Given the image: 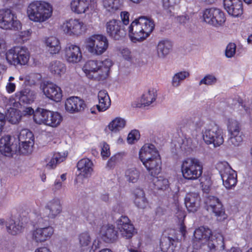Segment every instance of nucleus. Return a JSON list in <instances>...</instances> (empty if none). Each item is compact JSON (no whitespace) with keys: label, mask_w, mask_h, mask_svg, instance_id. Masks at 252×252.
<instances>
[{"label":"nucleus","mask_w":252,"mask_h":252,"mask_svg":"<svg viewBox=\"0 0 252 252\" xmlns=\"http://www.w3.org/2000/svg\"><path fill=\"white\" fill-rule=\"evenodd\" d=\"M7 118L10 122L12 124H16L21 119L19 116V112L15 109H11L10 111L7 114Z\"/></svg>","instance_id":"obj_53"},{"label":"nucleus","mask_w":252,"mask_h":252,"mask_svg":"<svg viewBox=\"0 0 252 252\" xmlns=\"http://www.w3.org/2000/svg\"><path fill=\"white\" fill-rule=\"evenodd\" d=\"M103 3L104 7L110 12L118 10L121 5L120 0H103Z\"/></svg>","instance_id":"obj_47"},{"label":"nucleus","mask_w":252,"mask_h":252,"mask_svg":"<svg viewBox=\"0 0 252 252\" xmlns=\"http://www.w3.org/2000/svg\"><path fill=\"white\" fill-rule=\"evenodd\" d=\"M223 5L228 13L233 17H238L243 13V4L241 0H223Z\"/></svg>","instance_id":"obj_21"},{"label":"nucleus","mask_w":252,"mask_h":252,"mask_svg":"<svg viewBox=\"0 0 252 252\" xmlns=\"http://www.w3.org/2000/svg\"><path fill=\"white\" fill-rule=\"evenodd\" d=\"M156 90L154 89H149L148 92H145L141 98V105L144 106L150 105L155 101L157 97Z\"/></svg>","instance_id":"obj_40"},{"label":"nucleus","mask_w":252,"mask_h":252,"mask_svg":"<svg viewBox=\"0 0 252 252\" xmlns=\"http://www.w3.org/2000/svg\"><path fill=\"white\" fill-rule=\"evenodd\" d=\"M155 27L154 22L145 17L133 21L128 27L129 36L133 42L141 41L148 37Z\"/></svg>","instance_id":"obj_1"},{"label":"nucleus","mask_w":252,"mask_h":252,"mask_svg":"<svg viewBox=\"0 0 252 252\" xmlns=\"http://www.w3.org/2000/svg\"><path fill=\"white\" fill-rule=\"evenodd\" d=\"M83 69L89 78L97 80L105 79L109 71V67L105 65L103 62L95 60L86 62Z\"/></svg>","instance_id":"obj_4"},{"label":"nucleus","mask_w":252,"mask_h":252,"mask_svg":"<svg viewBox=\"0 0 252 252\" xmlns=\"http://www.w3.org/2000/svg\"><path fill=\"white\" fill-rule=\"evenodd\" d=\"M181 168L183 177L189 180H196L202 174V164L199 159L195 158H188L184 160Z\"/></svg>","instance_id":"obj_3"},{"label":"nucleus","mask_w":252,"mask_h":252,"mask_svg":"<svg viewBox=\"0 0 252 252\" xmlns=\"http://www.w3.org/2000/svg\"><path fill=\"white\" fill-rule=\"evenodd\" d=\"M62 211V206L60 200L54 198L49 200L46 204L43 212V217L49 219L56 218Z\"/></svg>","instance_id":"obj_16"},{"label":"nucleus","mask_w":252,"mask_h":252,"mask_svg":"<svg viewBox=\"0 0 252 252\" xmlns=\"http://www.w3.org/2000/svg\"><path fill=\"white\" fill-rule=\"evenodd\" d=\"M93 163L88 158H84L80 160L77 163V167L80 172L78 176L84 178H88L91 176L93 171Z\"/></svg>","instance_id":"obj_26"},{"label":"nucleus","mask_w":252,"mask_h":252,"mask_svg":"<svg viewBox=\"0 0 252 252\" xmlns=\"http://www.w3.org/2000/svg\"><path fill=\"white\" fill-rule=\"evenodd\" d=\"M236 46L233 43H229L225 49V56L227 58H232L236 53Z\"/></svg>","instance_id":"obj_56"},{"label":"nucleus","mask_w":252,"mask_h":252,"mask_svg":"<svg viewBox=\"0 0 252 252\" xmlns=\"http://www.w3.org/2000/svg\"><path fill=\"white\" fill-rule=\"evenodd\" d=\"M138 136H139V132L138 130H132L128 135L127 138V142L129 144L133 143L134 140H136L137 139Z\"/></svg>","instance_id":"obj_57"},{"label":"nucleus","mask_w":252,"mask_h":252,"mask_svg":"<svg viewBox=\"0 0 252 252\" xmlns=\"http://www.w3.org/2000/svg\"><path fill=\"white\" fill-rule=\"evenodd\" d=\"M35 97L36 94L34 91L29 88H24L15 94L14 99L20 104H30L34 101Z\"/></svg>","instance_id":"obj_20"},{"label":"nucleus","mask_w":252,"mask_h":252,"mask_svg":"<svg viewBox=\"0 0 252 252\" xmlns=\"http://www.w3.org/2000/svg\"><path fill=\"white\" fill-rule=\"evenodd\" d=\"M227 129L230 134H236L240 132V124L238 121L232 119L228 120Z\"/></svg>","instance_id":"obj_46"},{"label":"nucleus","mask_w":252,"mask_h":252,"mask_svg":"<svg viewBox=\"0 0 252 252\" xmlns=\"http://www.w3.org/2000/svg\"><path fill=\"white\" fill-rule=\"evenodd\" d=\"M158 153L155 146L151 144L144 145L139 151V158L142 163L150 161L155 158V153Z\"/></svg>","instance_id":"obj_27"},{"label":"nucleus","mask_w":252,"mask_h":252,"mask_svg":"<svg viewBox=\"0 0 252 252\" xmlns=\"http://www.w3.org/2000/svg\"><path fill=\"white\" fill-rule=\"evenodd\" d=\"M65 56L66 61L71 63H77L82 59V53L79 46L68 44L65 48Z\"/></svg>","instance_id":"obj_23"},{"label":"nucleus","mask_w":252,"mask_h":252,"mask_svg":"<svg viewBox=\"0 0 252 252\" xmlns=\"http://www.w3.org/2000/svg\"><path fill=\"white\" fill-rule=\"evenodd\" d=\"M106 29L108 36L115 40L122 39L126 34L124 26L120 20H109L106 24Z\"/></svg>","instance_id":"obj_12"},{"label":"nucleus","mask_w":252,"mask_h":252,"mask_svg":"<svg viewBox=\"0 0 252 252\" xmlns=\"http://www.w3.org/2000/svg\"><path fill=\"white\" fill-rule=\"evenodd\" d=\"M11 137L5 135L0 139V152L5 156H10L17 151V146L11 142Z\"/></svg>","instance_id":"obj_22"},{"label":"nucleus","mask_w":252,"mask_h":252,"mask_svg":"<svg viewBox=\"0 0 252 252\" xmlns=\"http://www.w3.org/2000/svg\"><path fill=\"white\" fill-rule=\"evenodd\" d=\"M189 72L187 71H181L176 73L173 77L172 85L174 87H178L180 86L181 82L185 78L189 77Z\"/></svg>","instance_id":"obj_45"},{"label":"nucleus","mask_w":252,"mask_h":252,"mask_svg":"<svg viewBox=\"0 0 252 252\" xmlns=\"http://www.w3.org/2000/svg\"><path fill=\"white\" fill-rule=\"evenodd\" d=\"M53 8L50 4L43 1H34L27 7V13L29 19L33 22L42 23L52 15Z\"/></svg>","instance_id":"obj_2"},{"label":"nucleus","mask_w":252,"mask_h":252,"mask_svg":"<svg viewBox=\"0 0 252 252\" xmlns=\"http://www.w3.org/2000/svg\"><path fill=\"white\" fill-rule=\"evenodd\" d=\"M37 224L38 225V227H45L46 226H50L48 220L44 219L41 216L38 217L37 219Z\"/></svg>","instance_id":"obj_58"},{"label":"nucleus","mask_w":252,"mask_h":252,"mask_svg":"<svg viewBox=\"0 0 252 252\" xmlns=\"http://www.w3.org/2000/svg\"><path fill=\"white\" fill-rule=\"evenodd\" d=\"M86 106L84 101L77 96L70 97L65 102V110L71 114L83 111Z\"/></svg>","instance_id":"obj_18"},{"label":"nucleus","mask_w":252,"mask_h":252,"mask_svg":"<svg viewBox=\"0 0 252 252\" xmlns=\"http://www.w3.org/2000/svg\"><path fill=\"white\" fill-rule=\"evenodd\" d=\"M173 43L168 39L160 40L157 46V56L159 59H165L172 51Z\"/></svg>","instance_id":"obj_24"},{"label":"nucleus","mask_w":252,"mask_h":252,"mask_svg":"<svg viewBox=\"0 0 252 252\" xmlns=\"http://www.w3.org/2000/svg\"><path fill=\"white\" fill-rule=\"evenodd\" d=\"M79 245L81 247L89 246L92 241L91 235L88 231H84L79 234L78 236Z\"/></svg>","instance_id":"obj_49"},{"label":"nucleus","mask_w":252,"mask_h":252,"mask_svg":"<svg viewBox=\"0 0 252 252\" xmlns=\"http://www.w3.org/2000/svg\"><path fill=\"white\" fill-rule=\"evenodd\" d=\"M121 54L124 58L127 61H130L132 59L131 52L128 48H124L122 50Z\"/></svg>","instance_id":"obj_59"},{"label":"nucleus","mask_w":252,"mask_h":252,"mask_svg":"<svg viewBox=\"0 0 252 252\" xmlns=\"http://www.w3.org/2000/svg\"><path fill=\"white\" fill-rule=\"evenodd\" d=\"M116 223L122 236L126 239L131 238L136 233L133 225L127 216H122L116 221Z\"/></svg>","instance_id":"obj_15"},{"label":"nucleus","mask_w":252,"mask_h":252,"mask_svg":"<svg viewBox=\"0 0 252 252\" xmlns=\"http://www.w3.org/2000/svg\"><path fill=\"white\" fill-rule=\"evenodd\" d=\"M202 133L203 140L207 145L213 144L214 147H217L224 142L222 129L217 125L208 126Z\"/></svg>","instance_id":"obj_7"},{"label":"nucleus","mask_w":252,"mask_h":252,"mask_svg":"<svg viewBox=\"0 0 252 252\" xmlns=\"http://www.w3.org/2000/svg\"><path fill=\"white\" fill-rule=\"evenodd\" d=\"M207 242L211 252H215L218 250L223 249L224 248L223 238L220 234L213 235L211 233Z\"/></svg>","instance_id":"obj_30"},{"label":"nucleus","mask_w":252,"mask_h":252,"mask_svg":"<svg viewBox=\"0 0 252 252\" xmlns=\"http://www.w3.org/2000/svg\"><path fill=\"white\" fill-rule=\"evenodd\" d=\"M152 182L155 189L158 190L165 189L169 186L168 180L162 176L154 177Z\"/></svg>","instance_id":"obj_42"},{"label":"nucleus","mask_w":252,"mask_h":252,"mask_svg":"<svg viewBox=\"0 0 252 252\" xmlns=\"http://www.w3.org/2000/svg\"><path fill=\"white\" fill-rule=\"evenodd\" d=\"M180 0H162L163 7L169 16H174L173 10L174 6L180 2Z\"/></svg>","instance_id":"obj_44"},{"label":"nucleus","mask_w":252,"mask_h":252,"mask_svg":"<svg viewBox=\"0 0 252 252\" xmlns=\"http://www.w3.org/2000/svg\"><path fill=\"white\" fill-rule=\"evenodd\" d=\"M216 168L219 171L223 182V185L227 189H231L237 183V174L226 161L217 163Z\"/></svg>","instance_id":"obj_8"},{"label":"nucleus","mask_w":252,"mask_h":252,"mask_svg":"<svg viewBox=\"0 0 252 252\" xmlns=\"http://www.w3.org/2000/svg\"><path fill=\"white\" fill-rule=\"evenodd\" d=\"M155 158L150 161H146L143 163V165L150 172L152 176L158 174L161 171V161L160 158L159 153H155Z\"/></svg>","instance_id":"obj_28"},{"label":"nucleus","mask_w":252,"mask_h":252,"mask_svg":"<svg viewBox=\"0 0 252 252\" xmlns=\"http://www.w3.org/2000/svg\"><path fill=\"white\" fill-rule=\"evenodd\" d=\"M63 32L70 36H78L83 34L86 30L84 23L80 19H71L63 23L62 26Z\"/></svg>","instance_id":"obj_13"},{"label":"nucleus","mask_w":252,"mask_h":252,"mask_svg":"<svg viewBox=\"0 0 252 252\" xmlns=\"http://www.w3.org/2000/svg\"><path fill=\"white\" fill-rule=\"evenodd\" d=\"M200 198L199 194L195 192L188 193L185 198V204L189 212L194 213L198 209Z\"/></svg>","instance_id":"obj_25"},{"label":"nucleus","mask_w":252,"mask_h":252,"mask_svg":"<svg viewBox=\"0 0 252 252\" xmlns=\"http://www.w3.org/2000/svg\"><path fill=\"white\" fill-rule=\"evenodd\" d=\"M89 0H72L70 2L71 10L77 14L84 13L89 9Z\"/></svg>","instance_id":"obj_32"},{"label":"nucleus","mask_w":252,"mask_h":252,"mask_svg":"<svg viewBox=\"0 0 252 252\" xmlns=\"http://www.w3.org/2000/svg\"><path fill=\"white\" fill-rule=\"evenodd\" d=\"M54 231L52 226L37 227L31 232V239L36 243L44 242L51 237Z\"/></svg>","instance_id":"obj_17"},{"label":"nucleus","mask_w":252,"mask_h":252,"mask_svg":"<svg viewBox=\"0 0 252 252\" xmlns=\"http://www.w3.org/2000/svg\"><path fill=\"white\" fill-rule=\"evenodd\" d=\"M23 112L24 115H32V114H33L34 115L35 113V112H34L33 109L31 107H26L23 111Z\"/></svg>","instance_id":"obj_64"},{"label":"nucleus","mask_w":252,"mask_h":252,"mask_svg":"<svg viewBox=\"0 0 252 252\" xmlns=\"http://www.w3.org/2000/svg\"><path fill=\"white\" fill-rule=\"evenodd\" d=\"M101 154L103 158H107L110 156L109 146L107 144H103Z\"/></svg>","instance_id":"obj_60"},{"label":"nucleus","mask_w":252,"mask_h":252,"mask_svg":"<svg viewBox=\"0 0 252 252\" xmlns=\"http://www.w3.org/2000/svg\"><path fill=\"white\" fill-rule=\"evenodd\" d=\"M33 144V140H29V142H19L18 148L21 153L23 154H28L31 152L32 147Z\"/></svg>","instance_id":"obj_50"},{"label":"nucleus","mask_w":252,"mask_h":252,"mask_svg":"<svg viewBox=\"0 0 252 252\" xmlns=\"http://www.w3.org/2000/svg\"><path fill=\"white\" fill-rule=\"evenodd\" d=\"M217 82L216 78L213 75L208 74L206 75L202 79H201L199 85L205 84L207 85H211L215 84Z\"/></svg>","instance_id":"obj_54"},{"label":"nucleus","mask_w":252,"mask_h":252,"mask_svg":"<svg viewBox=\"0 0 252 252\" xmlns=\"http://www.w3.org/2000/svg\"><path fill=\"white\" fill-rule=\"evenodd\" d=\"M6 229L8 232L15 235L20 233L23 227L19 220H15L10 219L6 223Z\"/></svg>","instance_id":"obj_37"},{"label":"nucleus","mask_w":252,"mask_h":252,"mask_svg":"<svg viewBox=\"0 0 252 252\" xmlns=\"http://www.w3.org/2000/svg\"><path fill=\"white\" fill-rule=\"evenodd\" d=\"M0 28L4 30H18L21 24L10 9H0Z\"/></svg>","instance_id":"obj_10"},{"label":"nucleus","mask_w":252,"mask_h":252,"mask_svg":"<svg viewBox=\"0 0 252 252\" xmlns=\"http://www.w3.org/2000/svg\"><path fill=\"white\" fill-rule=\"evenodd\" d=\"M129 14L126 11H123L121 13V17L123 22V24L127 25L129 23Z\"/></svg>","instance_id":"obj_61"},{"label":"nucleus","mask_w":252,"mask_h":252,"mask_svg":"<svg viewBox=\"0 0 252 252\" xmlns=\"http://www.w3.org/2000/svg\"><path fill=\"white\" fill-rule=\"evenodd\" d=\"M82 215L86 220L91 224L95 223L96 217L92 209H84L82 211Z\"/></svg>","instance_id":"obj_52"},{"label":"nucleus","mask_w":252,"mask_h":252,"mask_svg":"<svg viewBox=\"0 0 252 252\" xmlns=\"http://www.w3.org/2000/svg\"><path fill=\"white\" fill-rule=\"evenodd\" d=\"M140 175V171L135 168L128 169L125 172L126 180L129 183H136L139 179Z\"/></svg>","instance_id":"obj_43"},{"label":"nucleus","mask_w":252,"mask_h":252,"mask_svg":"<svg viewBox=\"0 0 252 252\" xmlns=\"http://www.w3.org/2000/svg\"><path fill=\"white\" fill-rule=\"evenodd\" d=\"M15 84L11 82H8L6 86V89L8 93L14 92L15 90Z\"/></svg>","instance_id":"obj_63"},{"label":"nucleus","mask_w":252,"mask_h":252,"mask_svg":"<svg viewBox=\"0 0 252 252\" xmlns=\"http://www.w3.org/2000/svg\"><path fill=\"white\" fill-rule=\"evenodd\" d=\"M7 62L11 65H25L29 60V53L27 48L16 46L9 50L5 54Z\"/></svg>","instance_id":"obj_9"},{"label":"nucleus","mask_w":252,"mask_h":252,"mask_svg":"<svg viewBox=\"0 0 252 252\" xmlns=\"http://www.w3.org/2000/svg\"><path fill=\"white\" fill-rule=\"evenodd\" d=\"M177 241L169 236H163L160 240V247L162 252H173Z\"/></svg>","instance_id":"obj_34"},{"label":"nucleus","mask_w":252,"mask_h":252,"mask_svg":"<svg viewBox=\"0 0 252 252\" xmlns=\"http://www.w3.org/2000/svg\"><path fill=\"white\" fill-rule=\"evenodd\" d=\"M99 103L96 105L99 111H104L111 105V100L107 92L105 90H101L98 94Z\"/></svg>","instance_id":"obj_33"},{"label":"nucleus","mask_w":252,"mask_h":252,"mask_svg":"<svg viewBox=\"0 0 252 252\" xmlns=\"http://www.w3.org/2000/svg\"><path fill=\"white\" fill-rule=\"evenodd\" d=\"M49 69L50 72L58 76H61L66 71L65 64L59 61H55L50 63Z\"/></svg>","instance_id":"obj_38"},{"label":"nucleus","mask_w":252,"mask_h":252,"mask_svg":"<svg viewBox=\"0 0 252 252\" xmlns=\"http://www.w3.org/2000/svg\"><path fill=\"white\" fill-rule=\"evenodd\" d=\"M46 44L49 52L52 54L58 53L61 49L59 39L54 36L48 37L46 40Z\"/></svg>","instance_id":"obj_39"},{"label":"nucleus","mask_w":252,"mask_h":252,"mask_svg":"<svg viewBox=\"0 0 252 252\" xmlns=\"http://www.w3.org/2000/svg\"><path fill=\"white\" fill-rule=\"evenodd\" d=\"M43 92L47 97L56 102L61 101L62 97V91L60 87L51 82L44 83Z\"/></svg>","instance_id":"obj_19"},{"label":"nucleus","mask_w":252,"mask_h":252,"mask_svg":"<svg viewBox=\"0 0 252 252\" xmlns=\"http://www.w3.org/2000/svg\"><path fill=\"white\" fill-rule=\"evenodd\" d=\"M41 79V75L38 73H31L27 77V80L30 85H34Z\"/></svg>","instance_id":"obj_55"},{"label":"nucleus","mask_w":252,"mask_h":252,"mask_svg":"<svg viewBox=\"0 0 252 252\" xmlns=\"http://www.w3.org/2000/svg\"><path fill=\"white\" fill-rule=\"evenodd\" d=\"M100 234L104 241L113 242L118 238V232L113 225H103L100 230Z\"/></svg>","instance_id":"obj_29"},{"label":"nucleus","mask_w":252,"mask_h":252,"mask_svg":"<svg viewBox=\"0 0 252 252\" xmlns=\"http://www.w3.org/2000/svg\"><path fill=\"white\" fill-rule=\"evenodd\" d=\"M134 204L136 206L141 209H145L148 205V202L145 197L144 191L140 189H137L134 191Z\"/></svg>","instance_id":"obj_36"},{"label":"nucleus","mask_w":252,"mask_h":252,"mask_svg":"<svg viewBox=\"0 0 252 252\" xmlns=\"http://www.w3.org/2000/svg\"><path fill=\"white\" fill-rule=\"evenodd\" d=\"M189 20L188 15H181L177 17V21L181 24H185Z\"/></svg>","instance_id":"obj_62"},{"label":"nucleus","mask_w":252,"mask_h":252,"mask_svg":"<svg viewBox=\"0 0 252 252\" xmlns=\"http://www.w3.org/2000/svg\"><path fill=\"white\" fill-rule=\"evenodd\" d=\"M206 210L215 214L218 220H223L226 218L222 205L218 198L214 196H208L206 200Z\"/></svg>","instance_id":"obj_14"},{"label":"nucleus","mask_w":252,"mask_h":252,"mask_svg":"<svg viewBox=\"0 0 252 252\" xmlns=\"http://www.w3.org/2000/svg\"><path fill=\"white\" fill-rule=\"evenodd\" d=\"M34 121L38 124H45L52 127L57 126L62 121V117L57 112L38 108L34 114Z\"/></svg>","instance_id":"obj_5"},{"label":"nucleus","mask_w":252,"mask_h":252,"mask_svg":"<svg viewBox=\"0 0 252 252\" xmlns=\"http://www.w3.org/2000/svg\"><path fill=\"white\" fill-rule=\"evenodd\" d=\"M19 142H29V140H34V136L32 132L28 129H22L20 131L18 135Z\"/></svg>","instance_id":"obj_48"},{"label":"nucleus","mask_w":252,"mask_h":252,"mask_svg":"<svg viewBox=\"0 0 252 252\" xmlns=\"http://www.w3.org/2000/svg\"><path fill=\"white\" fill-rule=\"evenodd\" d=\"M125 119L117 117L114 119L108 126V128L112 132H117L122 129L126 126Z\"/></svg>","instance_id":"obj_41"},{"label":"nucleus","mask_w":252,"mask_h":252,"mask_svg":"<svg viewBox=\"0 0 252 252\" xmlns=\"http://www.w3.org/2000/svg\"><path fill=\"white\" fill-rule=\"evenodd\" d=\"M228 140V144L234 147L239 146L243 141V137L241 133L236 134H230Z\"/></svg>","instance_id":"obj_51"},{"label":"nucleus","mask_w":252,"mask_h":252,"mask_svg":"<svg viewBox=\"0 0 252 252\" xmlns=\"http://www.w3.org/2000/svg\"><path fill=\"white\" fill-rule=\"evenodd\" d=\"M203 17L206 23L216 27L222 26L225 21L224 13L217 8L206 9L204 11Z\"/></svg>","instance_id":"obj_11"},{"label":"nucleus","mask_w":252,"mask_h":252,"mask_svg":"<svg viewBox=\"0 0 252 252\" xmlns=\"http://www.w3.org/2000/svg\"><path fill=\"white\" fill-rule=\"evenodd\" d=\"M67 154L65 153L61 154L60 153H57L53 154L51 158H47L46 162L48 163L46 165V167L48 169H54L57 165L65 159Z\"/></svg>","instance_id":"obj_35"},{"label":"nucleus","mask_w":252,"mask_h":252,"mask_svg":"<svg viewBox=\"0 0 252 252\" xmlns=\"http://www.w3.org/2000/svg\"><path fill=\"white\" fill-rule=\"evenodd\" d=\"M86 49L89 52L100 55L105 52L109 45L107 37L102 34H94L86 39Z\"/></svg>","instance_id":"obj_6"},{"label":"nucleus","mask_w":252,"mask_h":252,"mask_svg":"<svg viewBox=\"0 0 252 252\" xmlns=\"http://www.w3.org/2000/svg\"><path fill=\"white\" fill-rule=\"evenodd\" d=\"M211 235V230L203 226L199 227L195 230L194 232L193 243H199V246L201 244L207 242L208 238H210Z\"/></svg>","instance_id":"obj_31"}]
</instances>
